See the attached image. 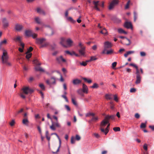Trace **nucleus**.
Segmentation results:
<instances>
[{"instance_id": "nucleus-1", "label": "nucleus", "mask_w": 154, "mask_h": 154, "mask_svg": "<svg viewBox=\"0 0 154 154\" xmlns=\"http://www.w3.org/2000/svg\"><path fill=\"white\" fill-rule=\"evenodd\" d=\"M8 58L9 57L7 52L6 50H3V54L1 57L2 62L8 66H11V63L8 61Z\"/></svg>"}, {"instance_id": "nucleus-2", "label": "nucleus", "mask_w": 154, "mask_h": 154, "mask_svg": "<svg viewBox=\"0 0 154 154\" xmlns=\"http://www.w3.org/2000/svg\"><path fill=\"white\" fill-rule=\"evenodd\" d=\"M115 116V115H114L110 116L107 115L106 116L104 119L101 122V125L102 126H105L109 122V119H111L112 120H114Z\"/></svg>"}, {"instance_id": "nucleus-3", "label": "nucleus", "mask_w": 154, "mask_h": 154, "mask_svg": "<svg viewBox=\"0 0 154 154\" xmlns=\"http://www.w3.org/2000/svg\"><path fill=\"white\" fill-rule=\"evenodd\" d=\"M93 4L94 5V8L97 11H100V10L98 6H100L102 8L104 7V2H100L99 1H93Z\"/></svg>"}, {"instance_id": "nucleus-4", "label": "nucleus", "mask_w": 154, "mask_h": 154, "mask_svg": "<svg viewBox=\"0 0 154 154\" xmlns=\"http://www.w3.org/2000/svg\"><path fill=\"white\" fill-rule=\"evenodd\" d=\"M80 49L79 50V54L82 56H84L85 53V47L81 42L79 43Z\"/></svg>"}, {"instance_id": "nucleus-5", "label": "nucleus", "mask_w": 154, "mask_h": 154, "mask_svg": "<svg viewBox=\"0 0 154 154\" xmlns=\"http://www.w3.org/2000/svg\"><path fill=\"white\" fill-rule=\"evenodd\" d=\"M22 93L26 94H31L33 92V89L30 88L28 87H24L21 89Z\"/></svg>"}, {"instance_id": "nucleus-6", "label": "nucleus", "mask_w": 154, "mask_h": 154, "mask_svg": "<svg viewBox=\"0 0 154 154\" xmlns=\"http://www.w3.org/2000/svg\"><path fill=\"white\" fill-rule=\"evenodd\" d=\"M119 2L118 0H112L110 4L109 9L110 10L112 9L115 6L118 4Z\"/></svg>"}, {"instance_id": "nucleus-7", "label": "nucleus", "mask_w": 154, "mask_h": 154, "mask_svg": "<svg viewBox=\"0 0 154 154\" xmlns=\"http://www.w3.org/2000/svg\"><path fill=\"white\" fill-rule=\"evenodd\" d=\"M112 45L111 43L108 41H106L104 43V48L105 49H107L111 48Z\"/></svg>"}, {"instance_id": "nucleus-8", "label": "nucleus", "mask_w": 154, "mask_h": 154, "mask_svg": "<svg viewBox=\"0 0 154 154\" xmlns=\"http://www.w3.org/2000/svg\"><path fill=\"white\" fill-rule=\"evenodd\" d=\"M46 41V39L42 38H36V42L38 44H41V45L43 44Z\"/></svg>"}, {"instance_id": "nucleus-9", "label": "nucleus", "mask_w": 154, "mask_h": 154, "mask_svg": "<svg viewBox=\"0 0 154 154\" xmlns=\"http://www.w3.org/2000/svg\"><path fill=\"white\" fill-rule=\"evenodd\" d=\"M56 135V136H57V138H58L59 140V146L57 149V150L56 151V152H53V153H57V152H58L59 151V149L61 146V140L60 139L59 136H58V135L56 133H52L51 134V135Z\"/></svg>"}, {"instance_id": "nucleus-10", "label": "nucleus", "mask_w": 154, "mask_h": 154, "mask_svg": "<svg viewBox=\"0 0 154 154\" xmlns=\"http://www.w3.org/2000/svg\"><path fill=\"white\" fill-rule=\"evenodd\" d=\"M72 82L74 85H80L82 81L78 79H75L73 80Z\"/></svg>"}, {"instance_id": "nucleus-11", "label": "nucleus", "mask_w": 154, "mask_h": 154, "mask_svg": "<svg viewBox=\"0 0 154 154\" xmlns=\"http://www.w3.org/2000/svg\"><path fill=\"white\" fill-rule=\"evenodd\" d=\"M66 40L64 38H60V43L63 47H67L66 43Z\"/></svg>"}, {"instance_id": "nucleus-12", "label": "nucleus", "mask_w": 154, "mask_h": 154, "mask_svg": "<svg viewBox=\"0 0 154 154\" xmlns=\"http://www.w3.org/2000/svg\"><path fill=\"white\" fill-rule=\"evenodd\" d=\"M23 27L22 25L17 24L15 26V29L18 31H20L23 28Z\"/></svg>"}, {"instance_id": "nucleus-13", "label": "nucleus", "mask_w": 154, "mask_h": 154, "mask_svg": "<svg viewBox=\"0 0 154 154\" xmlns=\"http://www.w3.org/2000/svg\"><path fill=\"white\" fill-rule=\"evenodd\" d=\"M56 60L59 63H60L61 62H65L66 61V60L64 59L62 56L57 57Z\"/></svg>"}, {"instance_id": "nucleus-14", "label": "nucleus", "mask_w": 154, "mask_h": 154, "mask_svg": "<svg viewBox=\"0 0 154 154\" xmlns=\"http://www.w3.org/2000/svg\"><path fill=\"white\" fill-rule=\"evenodd\" d=\"M66 43H67V44L66 45L67 47V46L71 47L72 45L73 41L71 39L68 38L66 39Z\"/></svg>"}, {"instance_id": "nucleus-15", "label": "nucleus", "mask_w": 154, "mask_h": 154, "mask_svg": "<svg viewBox=\"0 0 154 154\" xmlns=\"http://www.w3.org/2000/svg\"><path fill=\"white\" fill-rule=\"evenodd\" d=\"M2 21L3 26L5 28L7 27L8 25V23L6 19L5 18H3Z\"/></svg>"}, {"instance_id": "nucleus-16", "label": "nucleus", "mask_w": 154, "mask_h": 154, "mask_svg": "<svg viewBox=\"0 0 154 154\" xmlns=\"http://www.w3.org/2000/svg\"><path fill=\"white\" fill-rule=\"evenodd\" d=\"M105 126H102L101 125V124H100V130L102 132H103L104 133L105 135H106L108 132H109V130H107L106 129H105L104 128V127Z\"/></svg>"}, {"instance_id": "nucleus-17", "label": "nucleus", "mask_w": 154, "mask_h": 154, "mask_svg": "<svg viewBox=\"0 0 154 154\" xmlns=\"http://www.w3.org/2000/svg\"><path fill=\"white\" fill-rule=\"evenodd\" d=\"M124 26L128 29L132 27V26L131 23L129 22H125L124 24Z\"/></svg>"}, {"instance_id": "nucleus-18", "label": "nucleus", "mask_w": 154, "mask_h": 154, "mask_svg": "<svg viewBox=\"0 0 154 154\" xmlns=\"http://www.w3.org/2000/svg\"><path fill=\"white\" fill-rule=\"evenodd\" d=\"M25 34L27 36H31L32 34L31 30H26L25 32Z\"/></svg>"}, {"instance_id": "nucleus-19", "label": "nucleus", "mask_w": 154, "mask_h": 154, "mask_svg": "<svg viewBox=\"0 0 154 154\" xmlns=\"http://www.w3.org/2000/svg\"><path fill=\"white\" fill-rule=\"evenodd\" d=\"M82 91L84 93H88V88L87 86L84 84H83Z\"/></svg>"}, {"instance_id": "nucleus-20", "label": "nucleus", "mask_w": 154, "mask_h": 154, "mask_svg": "<svg viewBox=\"0 0 154 154\" xmlns=\"http://www.w3.org/2000/svg\"><path fill=\"white\" fill-rule=\"evenodd\" d=\"M141 78L140 75H136V80L135 82L136 84H138L140 83Z\"/></svg>"}, {"instance_id": "nucleus-21", "label": "nucleus", "mask_w": 154, "mask_h": 154, "mask_svg": "<svg viewBox=\"0 0 154 154\" xmlns=\"http://www.w3.org/2000/svg\"><path fill=\"white\" fill-rule=\"evenodd\" d=\"M71 100H72V103L75 106H77V103L76 102V101L75 100L74 97L73 95L72 94L71 95Z\"/></svg>"}, {"instance_id": "nucleus-22", "label": "nucleus", "mask_w": 154, "mask_h": 154, "mask_svg": "<svg viewBox=\"0 0 154 154\" xmlns=\"http://www.w3.org/2000/svg\"><path fill=\"white\" fill-rule=\"evenodd\" d=\"M37 11L38 13L40 14H42L44 15L45 14V12L42 9L40 8H38L37 9Z\"/></svg>"}, {"instance_id": "nucleus-23", "label": "nucleus", "mask_w": 154, "mask_h": 154, "mask_svg": "<svg viewBox=\"0 0 154 154\" xmlns=\"http://www.w3.org/2000/svg\"><path fill=\"white\" fill-rule=\"evenodd\" d=\"M49 45V44L48 42H45L43 44H42L40 46V48H44L46 47Z\"/></svg>"}, {"instance_id": "nucleus-24", "label": "nucleus", "mask_w": 154, "mask_h": 154, "mask_svg": "<svg viewBox=\"0 0 154 154\" xmlns=\"http://www.w3.org/2000/svg\"><path fill=\"white\" fill-rule=\"evenodd\" d=\"M119 38H122V39L125 38V39H126V40H127V41H128V43H127L126 44V45H129L131 44L130 41L128 38H126L125 37H124V36H120Z\"/></svg>"}, {"instance_id": "nucleus-25", "label": "nucleus", "mask_w": 154, "mask_h": 154, "mask_svg": "<svg viewBox=\"0 0 154 154\" xmlns=\"http://www.w3.org/2000/svg\"><path fill=\"white\" fill-rule=\"evenodd\" d=\"M66 19L68 21H70L72 23H74L76 22V21L75 20H74L71 17H67Z\"/></svg>"}, {"instance_id": "nucleus-26", "label": "nucleus", "mask_w": 154, "mask_h": 154, "mask_svg": "<svg viewBox=\"0 0 154 154\" xmlns=\"http://www.w3.org/2000/svg\"><path fill=\"white\" fill-rule=\"evenodd\" d=\"M100 33L104 35H106L107 34L106 29L104 28H103V29L100 31Z\"/></svg>"}, {"instance_id": "nucleus-27", "label": "nucleus", "mask_w": 154, "mask_h": 154, "mask_svg": "<svg viewBox=\"0 0 154 154\" xmlns=\"http://www.w3.org/2000/svg\"><path fill=\"white\" fill-rule=\"evenodd\" d=\"M29 122L27 118H24L22 121V123L23 124L27 125Z\"/></svg>"}, {"instance_id": "nucleus-28", "label": "nucleus", "mask_w": 154, "mask_h": 154, "mask_svg": "<svg viewBox=\"0 0 154 154\" xmlns=\"http://www.w3.org/2000/svg\"><path fill=\"white\" fill-rule=\"evenodd\" d=\"M111 94H106L105 95V98L107 100H111L112 99Z\"/></svg>"}, {"instance_id": "nucleus-29", "label": "nucleus", "mask_w": 154, "mask_h": 154, "mask_svg": "<svg viewBox=\"0 0 154 154\" xmlns=\"http://www.w3.org/2000/svg\"><path fill=\"white\" fill-rule=\"evenodd\" d=\"M118 32L120 33H123L125 34H127V32L124 30L122 29L121 28H119L118 29Z\"/></svg>"}, {"instance_id": "nucleus-30", "label": "nucleus", "mask_w": 154, "mask_h": 154, "mask_svg": "<svg viewBox=\"0 0 154 154\" xmlns=\"http://www.w3.org/2000/svg\"><path fill=\"white\" fill-rule=\"evenodd\" d=\"M14 40L16 42H20L21 41V37L20 36H18L16 38H14Z\"/></svg>"}, {"instance_id": "nucleus-31", "label": "nucleus", "mask_w": 154, "mask_h": 154, "mask_svg": "<svg viewBox=\"0 0 154 154\" xmlns=\"http://www.w3.org/2000/svg\"><path fill=\"white\" fill-rule=\"evenodd\" d=\"M6 43L7 40L5 39L3 41L1 42H0V49L1 48L2 45L3 44H5Z\"/></svg>"}, {"instance_id": "nucleus-32", "label": "nucleus", "mask_w": 154, "mask_h": 154, "mask_svg": "<svg viewBox=\"0 0 154 154\" xmlns=\"http://www.w3.org/2000/svg\"><path fill=\"white\" fill-rule=\"evenodd\" d=\"M52 122V125L50 126V128L51 130L53 131H55L56 129L55 127L54 124L53 122Z\"/></svg>"}, {"instance_id": "nucleus-33", "label": "nucleus", "mask_w": 154, "mask_h": 154, "mask_svg": "<svg viewBox=\"0 0 154 154\" xmlns=\"http://www.w3.org/2000/svg\"><path fill=\"white\" fill-rule=\"evenodd\" d=\"M33 62L35 64L37 65H40L41 64V63L39 62L38 60L36 59L35 60L33 61Z\"/></svg>"}, {"instance_id": "nucleus-34", "label": "nucleus", "mask_w": 154, "mask_h": 154, "mask_svg": "<svg viewBox=\"0 0 154 154\" xmlns=\"http://www.w3.org/2000/svg\"><path fill=\"white\" fill-rule=\"evenodd\" d=\"M113 52V50L111 49L109 50H107L106 53L107 54H111Z\"/></svg>"}, {"instance_id": "nucleus-35", "label": "nucleus", "mask_w": 154, "mask_h": 154, "mask_svg": "<svg viewBox=\"0 0 154 154\" xmlns=\"http://www.w3.org/2000/svg\"><path fill=\"white\" fill-rule=\"evenodd\" d=\"M82 79L85 82H87L88 83H91L92 82V80L91 79H88L85 78H83Z\"/></svg>"}, {"instance_id": "nucleus-36", "label": "nucleus", "mask_w": 154, "mask_h": 154, "mask_svg": "<svg viewBox=\"0 0 154 154\" xmlns=\"http://www.w3.org/2000/svg\"><path fill=\"white\" fill-rule=\"evenodd\" d=\"M134 21L135 22L137 20V13L135 12L134 11Z\"/></svg>"}, {"instance_id": "nucleus-37", "label": "nucleus", "mask_w": 154, "mask_h": 154, "mask_svg": "<svg viewBox=\"0 0 154 154\" xmlns=\"http://www.w3.org/2000/svg\"><path fill=\"white\" fill-rule=\"evenodd\" d=\"M65 53L66 54H69L71 55H74V54H75V52L74 51H72V52H71L68 51H66Z\"/></svg>"}, {"instance_id": "nucleus-38", "label": "nucleus", "mask_w": 154, "mask_h": 154, "mask_svg": "<svg viewBox=\"0 0 154 154\" xmlns=\"http://www.w3.org/2000/svg\"><path fill=\"white\" fill-rule=\"evenodd\" d=\"M26 54V57L27 59H29L32 56V53H29L28 54Z\"/></svg>"}, {"instance_id": "nucleus-39", "label": "nucleus", "mask_w": 154, "mask_h": 154, "mask_svg": "<svg viewBox=\"0 0 154 154\" xmlns=\"http://www.w3.org/2000/svg\"><path fill=\"white\" fill-rule=\"evenodd\" d=\"M130 3V0L128 1V2L126 5L125 6V9H128L129 8Z\"/></svg>"}, {"instance_id": "nucleus-40", "label": "nucleus", "mask_w": 154, "mask_h": 154, "mask_svg": "<svg viewBox=\"0 0 154 154\" xmlns=\"http://www.w3.org/2000/svg\"><path fill=\"white\" fill-rule=\"evenodd\" d=\"M98 118L97 117H95L94 116H93L91 119V121L96 122L98 120Z\"/></svg>"}, {"instance_id": "nucleus-41", "label": "nucleus", "mask_w": 154, "mask_h": 154, "mask_svg": "<svg viewBox=\"0 0 154 154\" xmlns=\"http://www.w3.org/2000/svg\"><path fill=\"white\" fill-rule=\"evenodd\" d=\"M35 22L38 24H40L41 23L40 20L39 18L36 17L35 18Z\"/></svg>"}, {"instance_id": "nucleus-42", "label": "nucleus", "mask_w": 154, "mask_h": 154, "mask_svg": "<svg viewBox=\"0 0 154 154\" xmlns=\"http://www.w3.org/2000/svg\"><path fill=\"white\" fill-rule=\"evenodd\" d=\"M51 84H54L55 83V79L54 77H52L51 79Z\"/></svg>"}, {"instance_id": "nucleus-43", "label": "nucleus", "mask_w": 154, "mask_h": 154, "mask_svg": "<svg viewBox=\"0 0 154 154\" xmlns=\"http://www.w3.org/2000/svg\"><path fill=\"white\" fill-rule=\"evenodd\" d=\"M33 49V48L32 47H29V48L28 49L26 53V54H28L30 52L32 51Z\"/></svg>"}, {"instance_id": "nucleus-44", "label": "nucleus", "mask_w": 154, "mask_h": 154, "mask_svg": "<svg viewBox=\"0 0 154 154\" xmlns=\"http://www.w3.org/2000/svg\"><path fill=\"white\" fill-rule=\"evenodd\" d=\"M54 124V125L55 127H60V125L57 121H56V122L54 123L53 122Z\"/></svg>"}, {"instance_id": "nucleus-45", "label": "nucleus", "mask_w": 154, "mask_h": 154, "mask_svg": "<svg viewBox=\"0 0 154 154\" xmlns=\"http://www.w3.org/2000/svg\"><path fill=\"white\" fill-rule=\"evenodd\" d=\"M146 125L145 123H142L140 126V128H146Z\"/></svg>"}, {"instance_id": "nucleus-46", "label": "nucleus", "mask_w": 154, "mask_h": 154, "mask_svg": "<svg viewBox=\"0 0 154 154\" xmlns=\"http://www.w3.org/2000/svg\"><path fill=\"white\" fill-rule=\"evenodd\" d=\"M113 130L115 131H120V129L119 127H116L114 128H113Z\"/></svg>"}, {"instance_id": "nucleus-47", "label": "nucleus", "mask_w": 154, "mask_h": 154, "mask_svg": "<svg viewBox=\"0 0 154 154\" xmlns=\"http://www.w3.org/2000/svg\"><path fill=\"white\" fill-rule=\"evenodd\" d=\"M98 84L96 83H95L91 87V88H97L98 87Z\"/></svg>"}, {"instance_id": "nucleus-48", "label": "nucleus", "mask_w": 154, "mask_h": 154, "mask_svg": "<svg viewBox=\"0 0 154 154\" xmlns=\"http://www.w3.org/2000/svg\"><path fill=\"white\" fill-rule=\"evenodd\" d=\"M117 65V62H115L113 63L112 64V67L113 69H115V67Z\"/></svg>"}, {"instance_id": "nucleus-49", "label": "nucleus", "mask_w": 154, "mask_h": 154, "mask_svg": "<svg viewBox=\"0 0 154 154\" xmlns=\"http://www.w3.org/2000/svg\"><path fill=\"white\" fill-rule=\"evenodd\" d=\"M97 58H96L95 56H92L90 58V60L91 61L93 60H97Z\"/></svg>"}, {"instance_id": "nucleus-50", "label": "nucleus", "mask_w": 154, "mask_h": 154, "mask_svg": "<svg viewBox=\"0 0 154 154\" xmlns=\"http://www.w3.org/2000/svg\"><path fill=\"white\" fill-rule=\"evenodd\" d=\"M77 93L80 95H82L83 94V91L81 89H79L78 90Z\"/></svg>"}, {"instance_id": "nucleus-51", "label": "nucleus", "mask_w": 154, "mask_h": 154, "mask_svg": "<svg viewBox=\"0 0 154 154\" xmlns=\"http://www.w3.org/2000/svg\"><path fill=\"white\" fill-rule=\"evenodd\" d=\"M79 63L81 65L84 66H85L87 65V63L84 61H83L82 63L79 62Z\"/></svg>"}, {"instance_id": "nucleus-52", "label": "nucleus", "mask_w": 154, "mask_h": 154, "mask_svg": "<svg viewBox=\"0 0 154 154\" xmlns=\"http://www.w3.org/2000/svg\"><path fill=\"white\" fill-rule=\"evenodd\" d=\"M15 123V122L14 120H12V121L10 123V125L12 126L14 125Z\"/></svg>"}, {"instance_id": "nucleus-53", "label": "nucleus", "mask_w": 154, "mask_h": 154, "mask_svg": "<svg viewBox=\"0 0 154 154\" xmlns=\"http://www.w3.org/2000/svg\"><path fill=\"white\" fill-rule=\"evenodd\" d=\"M143 149L146 151L147 150V145L146 144H145L143 146Z\"/></svg>"}, {"instance_id": "nucleus-54", "label": "nucleus", "mask_w": 154, "mask_h": 154, "mask_svg": "<svg viewBox=\"0 0 154 154\" xmlns=\"http://www.w3.org/2000/svg\"><path fill=\"white\" fill-rule=\"evenodd\" d=\"M38 36V35L35 33H32L31 36H32V37L33 38H36Z\"/></svg>"}, {"instance_id": "nucleus-55", "label": "nucleus", "mask_w": 154, "mask_h": 154, "mask_svg": "<svg viewBox=\"0 0 154 154\" xmlns=\"http://www.w3.org/2000/svg\"><path fill=\"white\" fill-rule=\"evenodd\" d=\"M65 107L67 111H70V108L68 105H65Z\"/></svg>"}, {"instance_id": "nucleus-56", "label": "nucleus", "mask_w": 154, "mask_h": 154, "mask_svg": "<svg viewBox=\"0 0 154 154\" xmlns=\"http://www.w3.org/2000/svg\"><path fill=\"white\" fill-rule=\"evenodd\" d=\"M61 97L63 98H64L66 101V102H68V99L67 98V97H66V95H62V96H61Z\"/></svg>"}, {"instance_id": "nucleus-57", "label": "nucleus", "mask_w": 154, "mask_h": 154, "mask_svg": "<svg viewBox=\"0 0 154 154\" xmlns=\"http://www.w3.org/2000/svg\"><path fill=\"white\" fill-rule=\"evenodd\" d=\"M94 116V113H89L88 114H87L86 115V116Z\"/></svg>"}, {"instance_id": "nucleus-58", "label": "nucleus", "mask_w": 154, "mask_h": 154, "mask_svg": "<svg viewBox=\"0 0 154 154\" xmlns=\"http://www.w3.org/2000/svg\"><path fill=\"white\" fill-rule=\"evenodd\" d=\"M125 51V50L124 49L121 48L119 51L118 53L120 54H122L123 51Z\"/></svg>"}, {"instance_id": "nucleus-59", "label": "nucleus", "mask_w": 154, "mask_h": 154, "mask_svg": "<svg viewBox=\"0 0 154 154\" xmlns=\"http://www.w3.org/2000/svg\"><path fill=\"white\" fill-rule=\"evenodd\" d=\"M39 86L43 90L45 89V87L43 84H40L39 85Z\"/></svg>"}, {"instance_id": "nucleus-60", "label": "nucleus", "mask_w": 154, "mask_h": 154, "mask_svg": "<svg viewBox=\"0 0 154 154\" xmlns=\"http://www.w3.org/2000/svg\"><path fill=\"white\" fill-rule=\"evenodd\" d=\"M140 55L142 57L145 56L146 55V53L144 52H140Z\"/></svg>"}, {"instance_id": "nucleus-61", "label": "nucleus", "mask_w": 154, "mask_h": 154, "mask_svg": "<svg viewBox=\"0 0 154 154\" xmlns=\"http://www.w3.org/2000/svg\"><path fill=\"white\" fill-rule=\"evenodd\" d=\"M136 91V89L134 88H132L130 90V92L131 93H134Z\"/></svg>"}, {"instance_id": "nucleus-62", "label": "nucleus", "mask_w": 154, "mask_h": 154, "mask_svg": "<svg viewBox=\"0 0 154 154\" xmlns=\"http://www.w3.org/2000/svg\"><path fill=\"white\" fill-rule=\"evenodd\" d=\"M94 135L97 138H99L100 137V135L98 134H97V133H94Z\"/></svg>"}, {"instance_id": "nucleus-63", "label": "nucleus", "mask_w": 154, "mask_h": 154, "mask_svg": "<svg viewBox=\"0 0 154 154\" xmlns=\"http://www.w3.org/2000/svg\"><path fill=\"white\" fill-rule=\"evenodd\" d=\"M135 117L137 119H139L140 117V115L138 113H136L135 115Z\"/></svg>"}, {"instance_id": "nucleus-64", "label": "nucleus", "mask_w": 154, "mask_h": 154, "mask_svg": "<svg viewBox=\"0 0 154 154\" xmlns=\"http://www.w3.org/2000/svg\"><path fill=\"white\" fill-rule=\"evenodd\" d=\"M81 138L78 135H76L75 136V139L77 140H79Z\"/></svg>"}]
</instances>
